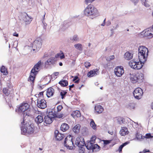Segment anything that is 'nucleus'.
<instances>
[{"label":"nucleus","instance_id":"obj_35","mask_svg":"<svg viewBox=\"0 0 153 153\" xmlns=\"http://www.w3.org/2000/svg\"><path fill=\"white\" fill-rule=\"evenodd\" d=\"M59 83L62 86H67L68 85V81L66 80H62L59 82Z\"/></svg>","mask_w":153,"mask_h":153},{"label":"nucleus","instance_id":"obj_10","mask_svg":"<svg viewBox=\"0 0 153 153\" xmlns=\"http://www.w3.org/2000/svg\"><path fill=\"white\" fill-rule=\"evenodd\" d=\"M42 45L41 40L39 41L36 40L33 44L32 48H33V51L36 50L38 51L41 48Z\"/></svg>","mask_w":153,"mask_h":153},{"label":"nucleus","instance_id":"obj_64","mask_svg":"<svg viewBox=\"0 0 153 153\" xmlns=\"http://www.w3.org/2000/svg\"><path fill=\"white\" fill-rule=\"evenodd\" d=\"M151 108L152 109H153V102L152 104Z\"/></svg>","mask_w":153,"mask_h":153},{"label":"nucleus","instance_id":"obj_14","mask_svg":"<svg viewBox=\"0 0 153 153\" xmlns=\"http://www.w3.org/2000/svg\"><path fill=\"white\" fill-rule=\"evenodd\" d=\"M22 19L25 22L26 25L30 24L32 21L31 18L29 16L28 14L25 13L22 14Z\"/></svg>","mask_w":153,"mask_h":153},{"label":"nucleus","instance_id":"obj_23","mask_svg":"<svg viewBox=\"0 0 153 153\" xmlns=\"http://www.w3.org/2000/svg\"><path fill=\"white\" fill-rule=\"evenodd\" d=\"M12 87H6L3 88V93L7 96H8L10 93V91L12 90Z\"/></svg>","mask_w":153,"mask_h":153},{"label":"nucleus","instance_id":"obj_8","mask_svg":"<svg viewBox=\"0 0 153 153\" xmlns=\"http://www.w3.org/2000/svg\"><path fill=\"white\" fill-rule=\"evenodd\" d=\"M37 105L39 108L44 109L47 107L46 102L45 100L39 98L37 100Z\"/></svg>","mask_w":153,"mask_h":153},{"label":"nucleus","instance_id":"obj_22","mask_svg":"<svg viewBox=\"0 0 153 153\" xmlns=\"http://www.w3.org/2000/svg\"><path fill=\"white\" fill-rule=\"evenodd\" d=\"M56 60L54 57H51L48 59L45 62L46 65H50L55 63Z\"/></svg>","mask_w":153,"mask_h":153},{"label":"nucleus","instance_id":"obj_39","mask_svg":"<svg viewBox=\"0 0 153 153\" xmlns=\"http://www.w3.org/2000/svg\"><path fill=\"white\" fill-rule=\"evenodd\" d=\"M74 117H79L80 116V112L78 111H76L74 112L72 114Z\"/></svg>","mask_w":153,"mask_h":153},{"label":"nucleus","instance_id":"obj_62","mask_svg":"<svg viewBox=\"0 0 153 153\" xmlns=\"http://www.w3.org/2000/svg\"><path fill=\"white\" fill-rule=\"evenodd\" d=\"M118 27H119V25H118L117 24L116 25V26L115 27V29H116Z\"/></svg>","mask_w":153,"mask_h":153},{"label":"nucleus","instance_id":"obj_56","mask_svg":"<svg viewBox=\"0 0 153 153\" xmlns=\"http://www.w3.org/2000/svg\"><path fill=\"white\" fill-rule=\"evenodd\" d=\"M14 36L18 37L19 36V34L16 32H15L13 33V34Z\"/></svg>","mask_w":153,"mask_h":153},{"label":"nucleus","instance_id":"obj_15","mask_svg":"<svg viewBox=\"0 0 153 153\" xmlns=\"http://www.w3.org/2000/svg\"><path fill=\"white\" fill-rule=\"evenodd\" d=\"M29 105L27 103H23L19 106V112L23 113L28 109Z\"/></svg>","mask_w":153,"mask_h":153},{"label":"nucleus","instance_id":"obj_11","mask_svg":"<svg viewBox=\"0 0 153 153\" xmlns=\"http://www.w3.org/2000/svg\"><path fill=\"white\" fill-rule=\"evenodd\" d=\"M75 144L79 147L84 146L85 142L84 138L81 137H78L76 138Z\"/></svg>","mask_w":153,"mask_h":153},{"label":"nucleus","instance_id":"obj_24","mask_svg":"<svg viewBox=\"0 0 153 153\" xmlns=\"http://www.w3.org/2000/svg\"><path fill=\"white\" fill-rule=\"evenodd\" d=\"M69 128L68 125L66 123H62L60 127V130L63 131H66Z\"/></svg>","mask_w":153,"mask_h":153},{"label":"nucleus","instance_id":"obj_27","mask_svg":"<svg viewBox=\"0 0 153 153\" xmlns=\"http://www.w3.org/2000/svg\"><path fill=\"white\" fill-rule=\"evenodd\" d=\"M133 55L132 54L128 52H126L124 55V58L125 59L127 60H130L133 58Z\"/></svg>","mask_w":153,"mask_h":153},{"label":"nucleus","instance_id":"obj_4","mask_svg":"<svg viewBox=\"0 0 153 153\" xmlns=\"http://www.w3.org/2000/svg\"><path fill=\"white\" fill-rule=\"evenodd\" d=\"M64 144L65 147L67 149L70 150L73 149L74 144L72 140V137L71 135H69L65 138Z\"/></svg>","mask_w":153,"mask_h":153},{"label":"nucleus","instance_id":"obj_2","mask_svg":"<svg viewBox=\"0 0 153 153\" xmlns=\"http://www.w3.org/2000/svg\"><path fill=\"white\" fill-rule=\"evenodd\" d=\"M138 56L139 61L146 62L148 56V49L144 46H140L138 48Z\"/></svg>","mask_w":153,"mask_h":153},{"label":"nucleus","instance_id":"obj_30","mask_svg":"<svg viewBox=\"0 0 153 153\" xmlns=\"http://www.w3.org/2000/svg\"><path fill=\"white\" fill-rule=\"evenodd\" d=\"M80 126L79 124H77L73 128V131L76 133H78L79 131Z\"/></svg>","mask_w":153,"mask_h":153},{"label":"nucleus","instance_id":"obj_47","mask_svg":"<svg viewBox=\"0 0 153 153\" xmlns=\"http://www.w3.org/2000/svg\"><path fill=\"white\" fill-rule=\"evenodd\" d=\"M142 3H143L144 6L146 7H149V4L147 2V0H141Z\"/></svg>","mask_w":153,"mask_h":153},{"label":"nucleus","instance_id":"obj_59","mask_svg":"<svg viewBox=\"0 0 153 153\" xmlns=\"http://www.w3.org/2000/svg\"><path fill=\"white\" fill-rule=\"evenodd\" d=\"M54 75L55 76H58L59 74V72H55L54 73Z\"/></svg>","mask_w":153,"mask_h":153},{"label":"nucleus","instance_id":"obj_28","mask_svg":"<svg viewBox=\"0 0 153 153\" xmlns=\"http://www.w3.org/2000/svg\"><path fill=\"white\" fill-rule=\"evenodd\" d=\"M137 77L136 76V74H132L130 76V80L131 82L133 83H136L137 82Z\"/></svg>","mask_w":153,"mask_h":153},{"label":"nucleus","instance_id":"obj_19","mask_svg":"<svg viewBox=\"0 0 153 153\" xmlns=\"http://www.w3.org/2000/svg\"><path fill=\"white\" fill-rule=\"evenodd\" d=\"M54 93V90L51 87L48 88L47 90L46 95L48 97H49L53 96Z\"/></svg>","mask_w":153,"mask_h":153},{"label":"nucleus","instance_id":"obj_38","mask_svg":"<svg viewBox=\"0 0 153 153\" xmlns=\"http://www.w3.org/2000/svg\"><path fill=\"white\" fill-rule=\"evenodd\" d=\"M62 26L63 27H62V29L63 30H65L68 27L69 25L68 22L67 21H65L63 22Z\"/></svg>","mask_w":153,"mask_h":153},{"label":"nucleus","instance_id":"obj_54","mask_svg":"<svg viewBox=\"0 0 153 153\" xmlns=\"http://www.w3.org/2000/svg\"><path fill=\"white\" fill-rule=\"evenodd\" d=\"M146 152H150L149 150L144 149L143 151L140 152L139 153H146Z\"/></svg>","mask_w":153,"mask_h":153},{"label":"nucleus","instance_id":"obj_49","mask_svg":"<svg viewBox=\"0 0 153 153\" xmlns=\"http://www.w3.org/2000/svg\"><path fill=\"white\" fill-rule=\"evenodd\" d=\"M143 136L142 135L141 136V138H143ZM144 138H149L151 137H152L151 136V135L150 134V133H148L146 134V136L144 137L143 136Z\"/></svg>","mask_w":153,"mask_h":153},{"label":"nucleus","instance_id":"obj_32","mask_svg":"<svg viewBox=\"0 0 153 153\" xmlns=\"http://www.w3.org/2000/svg\"><path fill=\"white\" fill-rule=\"evenodd\" d=\"M137 62L131 60L129 62V65L131 68L133 69H135V67H136Z\"/></svg>","mask_w":153,"mask_h":153},{"label":"nucleus","instance_id":"obj_5","mask_svg":"<svg viewBox=\"0 0 153 153\" xmlns=\"http://www.w3.org/2000/svg\"><path fill=\"white\" fill-rule=\"evenodd\" d=\"M36 112H38V111H36L34 109L30 110L28 108L22 114L23 115V118L21 120V122L22 121L23 123H25V121L26 118V117H32L33 116V115H35V114H33V113H36Z\"/></svg>","mask_w":153,"mask_h":153},{"label":"nucleus","instance_id":"obj_48","mask_svg":"<svg viewBox=\"0 0 153 153\" xmlns=\"http://www.w3.org/2000/svg\"><path fill=\"white\" fill-rule=\"evenodd\" d=\"M96 139V137L95 136H93L92 137L90 141L91 142V143H95V141Z\"/></svg>","mask_w":153,"mask_h":153},{"label":"nucleus","instance_id":"obj_53","mask_svg":"<svg viewBox=\"0 0 153 153\" xmlns=\"http://www.w3.org/2000/svg\"><path fill=\"white\" fill-rule=\"evenodd\" d=\"M103 142H104V145L105 146V145L109 144L110 142V141H109V140H104Z\"/></svg>","mask_w":153,"mask_h":153},{"label":"nucleus","instance_id":"obj_51","mask_svg":"<svg viewBox=\"0 0 153 153\" xmlns=\"http://www.w3.org/2000/svg\"><path fill=\"white\" fill-rule=\"evenodd\" d=\"M83 146L79 147L81 148V149L79 150V153H84L85 151V149L82 147Z\"/></svg>","mask_w":153,"mask_h":153},{"label":"nucleus","instance_id":"obj_44","mask_svg":"<svg viewBox=\"0 0 153 153\" xmlns=\"http://www.w3.org/2000/svg\"><path fill=\"white\" fill-rule=\"evenodd\" d=\"M70 39L71 40L74 41H78L79 40L78 37V36L76 35H74L73 36L71 37L70 38Z\"/></svg>","mask_w":153,"mask_h":153},{"label":"nucleus","instance_id":"obj_37","mask_svg":"<svg viewBox=\"0 0 153 153\" xmlns=\"http://www.w3.org/2000/svg\"><path fill=\"white\" fill-rule=\"evenodd\" d=\"M1 72L3 73L4 75H7V71L4 66H2L1 68Z\"/></svg>","mask_w":153,"mask_h":153},{"label":"nucleus","instance_id":"obj_40","mask_svg":"<svg viewBox=\"0 0 153 153\" xmlns=\"http://www.w3.org/2000/svg\"><path fill=\"white\" fill-rule=\"evenodd\" d=\"M67 92L63 90H62L60 92V95L61 96V98L63 99H64L65 97Z\"/></svg>","mask_w":153,"mask_h":153},{"label":"nucleus","instance_id":"obj_58","mask_svg":"<svg viewBox=\"0 0 153 153\" xmlns=\"http://www.w3.org/2000/svg\"><path fill=\"white\" fill-rule=\"evenodd\" d=\"M105 19L103 21V23L101 25V26H104L105 25Z\"/></svg>","mask_w":153,"mask_h":153},{"label":"nucleus","instance_id":"obj_18","mask_svg":"<svg viewBox=\"0 0 153 153\" xmlns=\"http://www.w3.org/2000/svg\"><path fill=\"white\" fill-rule=\"evenodd\" d=\"M137 77V82L140 83L143 82L144 80L143 74L142 73H138L136 74Z\"/></svg>","mask_w":153,"mask_h":153},{"label":"nucleus","instance_id":"obj_12","mask_svg":"<svg viewBox=\"0 0 153 153\" xmlns=\"http://www.w3.org/2000/svg\"><path fill=\"white\" fill-rule=\"evenodd\" d=\"M114 72L117 76L120 77L124 73V71L122 67H117L115 69Z\"/></svg>","mask_w":153,"mask_h":153},{"label":"nucleus","instance_id":"obj_25","mask_svg":"<svg viewBox=\"0 0 153 153\" xmlns=\"http://www.w3.org/2000/svg\"><path fill=\"white\" fill-rule=\"evenodd\" d=\"M95 110L99 114L103 111V108L101 105H98L95 106Z\"/></svg>","mask_w":153,"mask_h":153},{"label":"nucleus","instance_id":"obj_1","mask_svg":"<svg viewBox=\"0 0 153 153\" xmlns=\"http://www.w3.org/2000/svg\"><path fill=\"white\" fill-rule=\"evenodd\" d=\"M23 123L21 122L22 126L21 127V134L27 135V134H31L34 132L35 127L33 124L29 123Z\"/></svg>","mask_w":153,"mask_h":153},{"label":"nucleus","instance_id":"obj_55","mask_svg":"<svg viewBox=\"0 0 153 153\" xmlns=\"http://www.w3.org/2000/svg\"><path fill=\"white\" fill-rule=\"evenodd\" d=\"M92 1V0H85V2L87 4L91 3Z\"/></svg>","mask_w":153,"mask_h":153},{"label":"nucleus","instance_id":"obj_34","mask_svg":"<svg viewBox=\"0 0 153 153\" xmlns=\"http://www.w3.org/2000/svg\"><path fill=\"white\" fill-rule=\"evenodd\" d=\"M74 46L77 49L80 51H82L83 50V47L81 44L78 43L74 45Z\"/></svg>","mask_w":153,"mask_h":153},{"label":"nucleus","instance_id":"obj_41","mask_svg":"<svg viewBox=\"0 0 153 153\" xmlns=\"http://www.w3.org/2000/svg\"><path fill=\"white\" fill-rule=\"evenodd\" d=\"M125 119L123 118L119 117L117 119V122L118 123L121 124L124 123Z\"/></svg>","mask_w":153,"mask_h":153},{"label":"nucleus","instance_id":"obj_61","mask_svg":"<svg viewBox=\"0 0 153 153\" xmlns=\"http://www.w3.org/2000/svg\"><path fill=\"white\" fill-rule=\"evenodd\" d=\"M111 24V22L110 21H108L107 24V26H109Z\"/></svg>","mask_w":153,"mask_h":153},{"label":"nucleus","instance_id":"obj_43","mask_svg":"<svg viewBox=\"0 0 153 153\" xmlns=\"http://www.w3.org/2000/svg\"><path fill=\"white\" fill-rule=\"evenodd\" d=\"M53 114L55 115L54 118L56 117L59 118H62L64 117V115L63 113L55 114L53 113Z\"/></svg>","mask_w":153,"mask_h":153},{"label":"nucleus","instance_id":"obj_63","mask_svg":"<svg viewBox=\"0 0 153 153\" xmlns=\"http://www.w3.org/2000/svg\"><path fill=\"white\" fill-rule=\"evenodd\" d=\"M62 62H60L59 63V65L60 66H62Z\"/></svg>","mask_w":153,"mask_h":153},{"label":"nucleus","instance_id":"obj_42","mask_svg":"<svg viewBox=\"0 0 153 153\" xmlns=\"http://www.w3.org/2000/svg\"><path fill=\"white\" fill-rule=\"evenodd\" d=\"M128 143L127 142H126L120 146L118 148V149L117 151V152L118 151L120 152H121L122 151L123 148Z\"/></svg>","mask_w":153,"mask_h":153},{"label":"nucleus","instance_id":"obj_17","mask_svg":"<svg viewBox=\"0 0 153 153\" xmlns=\"http://www.w3.org/2000/svg\"><path fill=\"white\" fill-rule=\"evenodd\" d=\"M55 136L56 139L58 140H60L63 138V135L59 133L57 130H56L54 132Z\"/></svg>","mask_w":153,"mask_h":153},{"label":"nucleus","instance_id":"obj_9","mask_svg":"<svg viewBox=\"0 0 153 153\" xmlns=\"http://www.w3.org/2000/svg\"><path fill=\"white\" fill-rule=\"evenodd\" d=\"M42 64V62L41 60H39L33 67L31 70L35 74H37L40 69L41 65Z\"/></svg>","mask_w":153,"mask_h":153},{"label":"nucleus","instance_id":"obj_36","mask_svg":"<svg viewBox=\"0 0 153 153\" xmlns=\"http://www.w3.org/2000/svg\"><path fill=\"white\" fill-rule=\"evenodd\" d=\"M90 125L91 126L94 130H95L96 129L97 125L95 124L94 120L92 119H91V121L90 123Z\"/></svg>","mask_w":153,"mask_h":153},{"label":"nucleus","instance_id":"obj_50","mask_svg":"<svg viewBox=\"0 0 153 153\" xmlns=\"http://www.w3.org/2000/svg\"><path fill=\"white\" fill-rule=\"evenodd\" d=\"M84 64L85 67L87 68H88L89 67L91 66V64L88 62H85L84 63Z\"/></svg>","mask_w":153,"mask_h":153},{"label":"nucleus","instance_id":"obj_13","mask_svg":"<svg viewBox=\"0 0 153 153\" xmlns=\"http://www.w3.org/2000/svg\"><path fill=\"white\" fill-rule=\"evenodd\" d=\"M91 142L89 141L87 143L85 144L86 148L88 150L94 149L96 148L99 149L100 147L97 144H94Z\"/></svg>","mask_w":153,"mask_h":153},{"label":"nucleus","instance_id":"obj_6","mask_svg":"<svg viewBox=\"0 0 153 153\" xmlns=\"http://www.w3.org/2000/svg\"><path fill=\"white\" fill-rule=\"evenodd\" d=\"M55 115L52 111L49 112L48 114L44 117V122L46 124H49L51 123L54 119Z\"/></svg>","mask_w":153,"mask_h":153},{"label":"nucleus","instance_id":"obj_46","mask_svg":"<svg viewBox=\"0 0 153 153\" xmlns=\"http://www.w3.org/2000/svg\"><path fill=\"white\" fill-rule=\"evenodd\" d=\"M73 81L76 83H78L79 82V79H78V77L77 76H75L74 77L73 79Z\"/></svg>","mask_w":153,"mask_h":153},{"label":"nucleus","instance_id":"obj_20","mask_svg":"<svg viewBox=\"0 0 153 153\" xmlns=\"http://www.w3.org/2000/svg\"><path fill=\"white\" fill-rule=\"evenodd\" d=\"M98 71V70L97 69H96L95 70H93L90 71L87 74L88 77H91L96 76L97 74Z\"/></svg>","mask_w":153,"mask_h":153},{"label":"nucleus","instance_id":"obj_7","mask_svg":"<svg viewBox=\"0 0 153 153\" xmlns=\"http://www.w3.org/2000/svg\"><path fill=\"white\" fill-rule=\"evenodd\" d=\"M143 94V91L142 89L139 87L136 88L133 92V94L134 97L138 100L141 98Z\"/></svg>","mask_w":153,"mask_h":153},{"label":"nucleus","instance_id":"obj_52","mask_svg":"<svg viewBox=\"0 0 153 153\" xmlns=\"http://www.w3.org/2000/svg\"><path fill=\"white\" fill-rule=\"evenodd\" d=\"M63 107L61 105H59L57 107L58 111H60L62 108Z\"/></svg>","mask_w":153,"mask_h":153},{"label":"nucleus","instance_id":"obj_57","mask_svg":"<svg viewBox=\"0 0 153 153\" xmlns=\"http://www.w3.org/2000/svg\"><path fill=\"white\" fill-rule=\"evenodd\" d=\"M38 95H39L40 97H42L43 95V92H40Z\"/></svg>","mask_w":153,"mask_h":153},{"label":"nucleus","instance_id":"obj_45","mask_svg":"<svg viewBox=\"0 0 153 153\" xmlns=\"http://www.w3.org/2000/svg\"><path fill=\"white\" fill-rule=\"evenodd\" d=\"M115 58L114 55L110 56L106 58V59L108 61H110L112 60H113Z\"/></svg>","mask_w":153,"mask_h":153},{"label":"nucleus","instance_id":"obj_29","mask_svg":"<svg viewBox=\"0 0 153 153\" xmlns=\"http://www.w3.org/2000/svg\"><path fill=\"white\" fill-rule=\"evenodd\" d=\"M144 33V36L145 37H153V31H151L149 30H146Z\"/></svg>","mask_w":153,"mask_h":153},{"label":"nucleus","instance_id":"obj_3","mask_svg":"<svg viewBox=\"0 0 153 153\" xmlns=\"http://www.w3.org/2000/svg\"><path fill=\"white\" fill-rule=\"evenodd\" d=\"M84 13L85 14L89 16L92 19L99 15L97 10L92 4H89L86 8Z\"/></svg>","mask_w":153,"mask_h":153},{"label":"nucleus","instance_id":"obj_26","mask_svg":"<svg viewBox=\"0 0 153 153\" xmlns=\"http://www.w3.org/2000/svg\"><path fill=\"white\" fill-rule=\"evenodd\" d=\"M37 74H35L33 72L31 71L30 75L28 78V80L29 81H31L33 83L34 81V79L35 77V76Z\"/></svg>","mask_w":153,"mask_h":153},{"label":"nucleus","instance_id":"obj_21","mask_svg":"<svg viewBox=\"0 0 153 153\" xmlns=\"http://www.w3.org/2000/svg\"><path fill=\"white\" fill-rule=\"evenodd\" d=\"M129 133L128 129L125 127H122L120 131V134L122 136H124Z\"/></svg>","mask_w":153,"mask_h":153},{"label":"nucleus","instance_id":"obj_31","mask_svg":"<svg viewBox=\"0 0 153 153\" xmlns=\"http://www.w3.org/2000/svg\"><path fill=\"white\" fill-rule=\"evenodd\" d=\"M145 62H141L140 61L137 62L136 67H135V69L139 70L140 69L143 67V65L142 63L144 64Z\"/></svg>","mask_w":153,"mask_h":153},{"label":"nucleus","instance_id":"obj_16","mask_svg":"<svg viewBox=\"0 0 153 153\" xmlns=\"http://www.w3.org/2000/svg\"><path fill=\"white\" fill-rule=\"evenodd\" d=\"M44 120L43 116L41 115H39L37 116L35 119V121L38 126H40L41 123L43 122Z\"/></svg>","mask_w":153,"mask_h":153},{"label":"nucleus","instance_id":"obj_33","mask_svg":"<svg viewBox=\"0 0 153 153\" xmlns=\"http://www.w3.org/2000/svg\"><path fill=\"white\" fill-rule=\"evenodd\" d=\"M135 104L132 102H130L127 105L128 108L130 109H134L135 107Z\"/></svg>","mask_w":153,"mask_h":153},{"label":"nucleus","instance_id":"obj_60","mask_svg":"<svg viewBox=\"0 0 153 153\" xmlns=\"http://www.w3.org/2000/svg\"><path fill=\"white\" fill-rule=\"evenodd\" d=\"M60 57L61 59H62L65 58V56L64 55H62L60 56Z\"/></svg>","mask_w":153,"mask_h":153}]
</instances>
